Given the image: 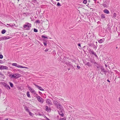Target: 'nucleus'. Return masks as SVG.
Segmentation results:
<instances>
[{
    "label": "nucleus",
    "instance_id": "obj_12",
    "mask_svg": "<svg viewBox=\"0 0 120 120\" xmlns=\"http://www.w3.org/2000/svg\"><path fill=\"white\" fill-rule=\"evenodd\" d=\"M28 88L30 90V92L32 93H34L35 92V90L32 88L30 87H28Z\"/></svg>",
    "mask_w": 120,
    "mask_h": 120
},
{
    "label": "nucleus",
    "instance_id": "obj_2",
    "mask_svg": "<svg viewBox=\"0 0 120 120\" xmlns=\"http://www.w3.org/2000/svg\"><path fill=\"white\" fill-rule=\"evenodd\" d=\"M31 26V25L30 23L26 22V24L23 25V29L26 30H29Z\"/></svg>",
    "mask_w": 120,
    "mask_h": 120
},
{
    "label": "nucleus",
    "instance_id": "obj_52",
    "mask_svg": "<svg viewBox=\"0 0 120 120\" xmlns=\"http://www.w3.org/2000/svg\"><path fill=\"white\" fill-rule=\"evenodd\" d=\"M7 25H8L9 26V24H7Z\"/></svg>",
    "mask_w": 120,
    "mask_h": 120
},
{
    "label": "nucleus",
    "instance_id": "obj_19",
    "mask_svg": "<svg viewBox=\"0 0 120 120\" xmlns=\"http://www.w3.org/2000/svg\"><path fill=\"white\" fill-rule=\"evenodd\" d=\"M100 68L101 69V71L103 72H105V70L103 67H101Z\"/></svg>",
    "mask_w": 120,
    "mask_h": 120
},
{
    "label": "nucleus",
    "instance_id": "obj_54",
    "mask_svg": "<svg viewBox=\"0 0 120 120\" xmlns=\"http://www.w3.org/2000/svg\"><path fill=\"white\" fill-rule=\"evenodd\" d=\"M19 1V0H18V1Z\"/></svg>",
    "mask_w": 120,
    "mask_h": 120
},
{
    "label": "nucleus",
    "instance_id": "obj_1",
    "mask_svg": "<svg viewBox=\"0 0 120 120\" xmlns=\"http://www.w3.org/2000/svg\"><path fill=\"white\" fill-rule=\"evenodd\" d=\"M53 104L57 107L58 109H62V106L56 100H54L53 101Z\"/></svg>",
    "mask_w": 120,
    "mask_h": 120
},
{
    "label": "nucleus",
    "instance_id": "obj_17",
    "mask_svg": "<svg viewBox=\"0 0 120 120\" xmlns=\"http://www.w3.org/2000/svg\"><path fill=\"white\" fill-rule=\"evenodd\" d=\"M94 65L96 67L98 68H99V66L98 65V64H97V63L95 62L94 63Z\"/></svg>",
    "mask_w": 120,
    "mask_h": 120
},
{
    "label": "nucleus",
    "instance_id": "obj_14",
    "mask_svg": "<svg viewBox=\"0 0 120 120\" xmlns=\"http://www.w3.org/2000/svg\"><path fill=\"white\" fill-rule=\"evenodd\" d=\"M15 76L16 77H15V78L17 79L18 78H19V77H20V74H18V73H16V74H15Z\"/></svg>",
    "mask_w": 120,
    "mask_h": 120
},
{
    "label": "nucleus",
    "instance_id": "obj_8",
    "mask_svg": "<svg viewBox=\"0 0 120 120\" xmlns=\"http://www.w3.org/2000/svg\"><path fill=\"white\" fill-rule=\"evenodd\" d=\"M102 5L104 7L107 8L109 6V4L107 3V2L105 1L104 2V3Z\"/></svg>",
    "mask_w": 120,
    "mask_h": 120
},
{
    "label": "nucleus",
    "instance_id": "obj_9",
    "mask_svg": "<svg viewBox=\"0 0 120 120\" xmlns=\"http://www.w3.org/2000/svg\"><path fill=\"white\" fill-rule=\"evenodd\" d=\"M8 68L7 67L3 65L1 66L0 67V69L2 70H7L8 69Z\"/></svg>",
    "mask_w": 120,
    "mask_h": 120
},
{
    "label": "nucleus",
    "instance_id": "obj_31",
    "mask_svg": "<svg viewBox=\"0 0 120 120\" xmlns=\"http://www.w3.org/2000/svg\"><path fill=\"white\" fill-rule=\"evenodd\" d=\"M66 118L64 117L63 118H61L60 119V120H66Z\"/></svg>",
    "mask_w": 120,
    "mask_h": 120
},
{
    "label": "nucleus",
    "instance_id": "obj_34",
    "mask_svg": "<svg viewBox=\"0 0 120 120\" xmlns=\"http://www.w3.org/2000/svg\"><path fill=\"white\" fill-rule=\"evenodd\" d=\"M3 56L1 54L0 55V59H2L3 58Z\"/></svg>",
    "mask_w": 120,
    "mask_h": 120
},
{
    "label": "nucleus",
    "instance_id": "obj_22",
    "mask_svg": "<svg viewBox=\"0 0 120 120\" xmlns=\"http://www.w3.org/2000/svg\"><path fill=\"white\" fill-rule=\"evenodd\" d=\"M15 74H14L13 75H10V76L11 77V78H15Z\"/></svg>",
    "mask_w": 120,
    "mask_h": 120
},
{
    "label": "nucleus",
    "instance_id": "obj_7",
    "mask_svg": "<svg viewBox=\"0 0 120 120\" xmlns=\"http://www.w3.org/2000/svg\"><path fill=\"white\" fill-rule=\"evenodd\" d=\"M3 86L5 87V88H7V89L9 90L10 89V87L6 83L3 82Z\"/></svg>",
    "mask_w": 120,
    "mask_h": 120
},
{
    "label": "nucleus",
    "instance_id": "obj_53",
    "mask_svg": "<svg viewBox=\"0 0 120 120\" xmlns=\"http://www.w3.org/2000/svg\"><path fill=\"white\" fill-rule=\"evenodd\" d=\"M70 70V69L69 68V69H68V70Z\"/></svg>",
    "mask_w": 120,
    "mask_h": 120
},
{
    "label": "nucleus",
    "instance_id": "obj_28",
    "mask_svg": "<svg viewBox=\"0 0 120 120\" xmlns=\"http://www.w3.org/2000/svg\"><path fill=\"white\" fill-rule=\"evenodd\" d=\"M35 22L37 23H40V21L39 20H37L35 21Z\"/></svg>",
    "mask_w": 120,
    "mask_h": 120
},
{
    "label": "nucleus",
    "instance_id": "obj_11",
    "mask_svg": "<svg viewBox=\"0 0 120 120\" xmlns=\"http://www.w3.org/2000/svg\"><path fill=\"white\" fill-rule=\"evenodd\" d=\"M35 86L37 87L38 88L39 90H42V91H44V90L42 88V87L40 86H38L36 84H34Z\"/></svg>",
    "mask_w": 120,
    "mask_h": 120
},
{
    "label": "nucleus",
    "instance_id": "obj_33",
    "mask_svg": "<svg viewBox=\"0 0 120 120\" xmlns=\"http://www.w3.org/2000/svg\"><path fill=\"white\" fill-rule=\"evenodd\" d=\"M41 37L42 38H48L46 37L44 35H42Z\"/></svg>",
    "mask_w": 120,
    "mask_h": 120
},
{
    "label": "nucleus",
    "instance_id": "obj_25",
    "mask_svg": "<svg viewBox=\"0 0 120 120\" xmlns=\"http://www.w3.org/2000/svg\"><path fill=\"white\" fill-rule=\"evenodd\" d=\"M9 83L10 84V85L11 87H12L13 86V84L11 82H9Z\"/></svg>",
    "mask_w": 120,
    "mask_h": 120
},
{
    "label": "nucleus",
    "instance_id": "obj_13",
    "mask_svg": "<svg viewBox=\"0 0 120 120\" xmlns=\"http://www.w3.org/2000/svg\"><path fill=\"white\" fill-rule=\"evenodd\" d=\"M89 51L90 53H91L92 54L94 55L95 56H97L96 53H95L92 50L90 49Z\"/></svg>",
    "mask_w": 120,
    "mask_h": 120
},
{
    "label": "nucleus",
    "instance_id": "obj_37",
    "mask_svg": "<svg viewBox=\"0 0 120 120\" xmlns=\"http://www.w3.org/2000/svg\"><path fill=\"white\" fill-rule=\"evenodd\" d=\"M49 51V49H46L45 50V52H47Z\"/></svg>",
    "mask_w": 120,
    "mask_h": 120
},
{
    "label": "nucleus",
    "instance_id": "obj_4",
    "mask_svg": "<svg viewBox=\"0 0 120 120\" xmlns=\"http://www.w3.org/2000/svg\"><path fill=\"white\" fill-rule=\"evenodd\" d=\"M12 65L13 66H15L16 67L19 68H28L25 67H24L20 65H18L17 63H13L12 64Z\"/></svg>",
    "mask_w": 120,
    "mask_h": 120
},
{
    "label": "nucleus",
    "instance_id": "obj_5",
    "mask_svg": "<svg viewBox=\"0 0 120 120\" xmlns=\"http://www.w3.org/2000/svg\"><path fill=\"white\" fill-rule=\"evenodd\" d=\"M45 24L44 25V27L45 29H47L49 27V22L48 21H47L45 22Z\"/></svg>",
    "mask_w": 120,
    "mask_h": 120
},
{
    "label": "nucleus",
    "instance_id": "obj_20",
    "mask_svg": "<svg viewBox=\"0 0 120 120\" xmlns=\"http://www.w3.org/2000/svg\"><path fill=\"white\" fill-rule=\"evenodd\" d=\"M3 38L4 40H6L10 38L8 36H4L3 37Z\"/></svg>",
    "mask_w": 120,
    "mask_h": 120
},
{
    "label": "nucleus",
    "instance_id": "obj_39",
    "mask_svg": "<svg viewBox=\"0 0 120 120\" xmlns=\"http://www.w3.org/2000/svg\"><path fill=\"white\" fill-rule=\"evenodd\" d=\"M44 117L45 118H46L47 119V120H50L48 119V118L47 117L45 116H44Z\"/></svg>",
    "mask_w": 120,
    "mask_h": 120
},
{
    "label": "nucleus",
    "instance_id": "obj_30",
    "mask_svg": "<svg viewBox=\"0 0 120 120\" xmlns=\"http://www.w3.org/2000/svg\"><path fill=\"white\" fill-rule=\"evenodd\" d=\"M34 31L35 32H37L38 31V30L36 29H34Z\"/></svg>",
    "mask_w": 120,
    "mask_h": 120
},
{
    "label": "nucleus",
    "instance_id": "obj_29",
    "mask_svg": "<svg viewBox=\"0 0 120 120\" xmlns=\"http://www.w3.org/2000/svg\"><path fill=\"white\" fill-rule=\"evenodd\" d=\"M87 1L86 0H84L83 1V3L84 4H86L87 3Z\"/></svg>",
    "mask_w": 120,
    "mask_h": 120
},
{
    "label": "nucleus",
    "instance_id": "obj_42",
    "mask_svg": "<svg viewBox=\"0 0 120 120\" xmlns=\"http://www.w3.org/2000/svg\"><path fill=\"white\" fill-rule=\"evenodd\" d=\"M78 46L80 47H81V44H78Z\"/></svg>",
    "mask_w": 120,
    "mask_h": 120
},
{
    "label": "nucleus",
    "instance_id": "obj_6",
    "mask_svg": "<svg viewBox=\"0 0 120 120\" xmlns=\"http://www.w3.org/2000/svg\"><path fill=\"white\" fill-rule=\"evenodd\" d=\"M60 110L59 111V114L61 116H64V114L63 113V108L62 107V109H59Z\"/></svg>",
    "mask_w": 120,
    "mask_h": 120
},
{
    "label": "nucleus",
    "instance_id": "obj_48",
    "mask_svg": "<svg viewBox=\"0 0 120 120\" xmlns=\"http://www.w3.org/2000/svg\"><path fill=\"white\" fill-rule=\"evenodd\" d=\"M114 16H116V14H114Z\"/></svg>",
    "mask_w": 120,
    "mask_h": 120
},
{
    "label": "nucleus",
    "instance_id": "obj_35",
    "mask_svg": "<svg viewBox=\"0 0 120 120\" xmlns=\"http://www.w3.org/2000/svg\"><path fill=\"white\" fill-rule=\"evenodd\" d=\"M4 40L3 37H1L0 38V41L2 40Z\"/></svg>",
    "mask_w": 120,
    "mask_h": 120
},
{
    "label": "nucleus",
    "instance_id": "obj_45",
    "mask_svg": "<svg viewBox=\"0 0 120 120\" xmlns=\"http://www.w3.org/2000/svg\"><path fill=\"white\" fill-rule=\"evenodd\" d=\"M0 75H3L2 74V73L0 72Z\"/></svg>",
    "mask_w": 120,
    "mask_h": 120
},
{
    "label": "nucleus",
    "instance_id": "obj_3",
    "mask_svg": "<svg viewBox=\"0 0 120 120\" xmlns=\"http://www.w3.org/2000/svg\"><path fill=\"white\" fill-rule=\"evenodd\" d=\"M37 96L36 98H37L38 101L41 103H42L44 101V100L40 96H38L37 94H36Z\"/></svg>",
    "mask_w": 120,
    "mask_h": 120
},
{
    "label": "nucleus",
    "instance_id": "obj_26",
    "mask_svg": "<svg viewBox=\"0 0 120 120\" xmlns=\"http://www.w3.org/2000/svg\"><path fill=\"white\" fill-rule=\"evenodd\" d=\"M105 16L104 15L102 14L101 15V18L102 19H104L105 18Z\"/></svg>",
    "mask_w": 120,
    "mask_h": 120
},
{
    "label": "nucleus",
    "instance_id": "obj_46",
    "mask_svg": "<svg viewBox=\"0 0 120 120\" xmlns=\"http://www.w3.org/2000/svg\"><path fill=\"white\" fill-rule=\"evenodd\" d=\"M107 81L109 82H110V81L108 79H107Z\"/></svg>",
    "mask_w": 120,
    "mask_h": 120
},
{
    "label": "nucleus",
    "instance_id": "obj_18",
    "mask_svg": "<svg viewBox=\"0 0 120 120\" xmlns=\"http://www.w3.org/2000/svg\"><path fill=\"white\" fill-rule=\"evenodd\" d=\"M98 42L99 43H102L104 41V39H101L100 40H98Z\"/></svg>",
    "mask_w": 120,
    "mask_h": 120
},
{
    "label": "nucleus",
    "instance_id": "obj_36",
    "mask_svg": "<svg viewBox=\"0 0 120 120\" xmlns=\"http://www.w3.org/2000/svg\"><path fill=\"white\" fill-rule=\"evenodd\" d=\"M57 5L58 6H61L59 2L57 3Z\"/></svg>",
    "mask_w": 120,
    "mask_h": 120
},
{
    "label": "nucleus",
    "instance_id": "obj_23",
    "mask_svg": "<svg viewBox=\"0 0 120 120\" xmlns=\"http://www.w3.org/2000/svg\"><path fill=\"white\" fill-rule=\"evenodd\" d=\"M26 94L28 97L30 98V96L29 94V92L28 91L27 92Z\"/></svg>",
    "mask_w": 120,
    "mask_h": 120
},
{
    "label": "nucleus",
    "instance_id": "obj_16",
    "mask_svg": "<svg viewBox=\"0 0 120 120\" xmlns=\"http://www.w3.org/2000/svg\"><path fill=\"white\" fill-rule=\"evenodd\" d=\"M85 65L86 66H88L89 67H91L92 66V65L89 62H87L85 64Z\"/></svg>",
    "mask_w": 120,
    "mask_h": 120
},
{
    "label": "nucleus",
    "instance_id": "obj_21",
    "mask_svg": "<svg viewBox=\"0 0 120 120\" xmlns=\"http://www.w3.org/2000/svg\"><path fill=\"white\" fill-rule=\"evenodd\" d=\"M46 110L48 111H51V109H48V107L47 106H46L45 107Z\"/></svg>",
    "mask_w": 120,
    "mask_h": 120
},
{
    "label": "nucleus",
    "instance_id": "obj_40",
    "mask_svg": "<svg viewBox=\"0 0 120 120\" xmlns=\"http://www.w3.org/2000/svg\"><path fill=\"white\" fill-rule=\"evenodd\" d=\"M43 44H44V45L45 46H46V45L47 44H46V43L44 42L43 43Z\"/></svg>",
    "mask_w": 120,
    "mask_h": 120
},
{
    "label": "nucleus",
    "instance_id": "obj_41",
    "mask_svg": "<svg viewBox=\"0 0 120 120\" xmlns=\"http://www.w3.org/2000/svg\"><path fill=\"white\" fill-rule=\"evenodd\" d=\"M77 68H78L79 69H80V67L79 66H77Z\"/></svg>",
    "mask_w": 120,
    "mask_h": 120
},
{
    "label": "nucleus",
    "instance_id": "obj_32",
    "mask_svg": "<svg viewBox=\"0 0 120 120\" xmlns=\"http://www.w3.org/2000/svg\"><path fill=\"white\" fill-rule=\"evenodd\" d=\"M9 26L11 27H12L13 26V25L11 24H9Z\"/></svg>",
    "mask_w": 120,
    "mask_h": 120
},
{
    "label": "nucleus",
    "instance_id": "obj_10",
    "mask_svg": "<svg viewBox=\"0 0 120 120\" xmlns=\"http://www.w3.org/2000/svg\"><path fill=\"white\" fill-rule=\"evenodd\" d=\"M46 103L49 105H52V103L51 102L50 100L49 99H47L46 100Z\"/></svg>",
    "mask_w": 120,
    "mask_h": 120
},
{
    "label": "nucleus",
    "instance_id": "obj_38",
    "mask_svg": "<svg viewBox=\"0 0 120 120\" xmlns=\"http://www.w3.org/2000/svg\"><path fill=\"white\" fill-rule=\"evenodd\" d=\"M26 111H27L28 112H29V110L28 108L26 109Z\"/></svg>",
    "mask_w": 120,
    "mask_h": 120
},
{
    "label": "nucleus",
    "instance_id": "obj_24",
    "mask_svg": "<svg viewBox=\"0 0 120 120\" xmlns=\"http://www.w3.org/2000/svg\"><path fill=\"white\" fill-rule=\"evenodd\" d=\"M6 32V30H3L1 31V33L4 34Z\"/></svg>",
    "mask_w": 120,
    "mask_h": 120
},
{
    "label": "nucleus",
    "instance_id": "obj_43",
    "mask_svg": "<svg viewBox=\"0 0 120 120\" xmlns=\"http://www.w3.org/2000/svg\"><path fill=\"white\" fill-rule=\"evenodd\" d=\"M90 62L92 63H94L93 61L92 60H90Z\"/></svg>",
    "mask_w": 120,
    "mask_h": 120
},
{
    "label": "nucleus",
    "instance_id": "obj_49",
    "mask_svg": "<svg viewBox=\"0 0 120 120\" xmlns=\"http://www.w3.org/2000/svg\"><path fill=\"white\" fill-rule=\"evenodd\" d=\"M39 94H41V93L40 91H39Z\"/></svg>",
    "mask_w": 120,
    "mask_h": 120
},
{
    "label": "nucleus",
    "instance_id": "obj_15",
    "mask_svg": "<svg viewBox=\"0 0 120 120\" xmlns=\"http://www.w3.org/2000/svg\"><path fill=\"white\" fill-rule=\"evenodd\" d=\"M103 11L104 13L107 14H109V11L106 9H105Z\"/></svg>",
    "mask_w": 120,
    "mask_h": 120
},
{
    "label": "nucleus",
    "instance_id": "obj_27",
    "mask_svg": "<svg viewBox=\"0 0 120 120\" xmlns=\"http://www.w3.org/2000/svg\"><path fill=\"white\" fill-rule=\"evenodd\" d=\"M29 114L30 115V116H33V114L31 112H29Z\"/></svg>",
    "mask_w": 120,
    "mask_h": 120
},
{
    "label": "nucleus",
    "instance_id": "obj_44",
    "mask_svg": "<svg viewBox=\"0 0 120 120\" xmlns=\"http://www.w3.org/2000/svg\"><path fill=\"white\" fill-rule=\"evenodd\" d=\"M27 13H24L23 14L24 15H26V16H27V15L26 14Z\"/></svg>",
    "mask_w": 120,
    "mask_h": 120
},
{
    "label": "nucleus",
    "instance_id": "obj_50",
    "mask_svg": "<svg viewBox=\"0 0 120 120\" xmlns=\"http://www.w3.org/2000/svg\"><path fill=\"white\" fill-rule=\"evenodd\" d=\"M57 1H59V0H56Z\"/></svg>",
    "mask_w": 120,
    "mask_h": 120
},
{
    "label": "nucleus",
    "instance_id": "obj_47",
    "mask_svg": "<svg viewBox=\"0 0 120 120\" xmlns=\"http://www.w3.org/2000/svg\"><path fill=\"white\" fill-rule=\"evenodd\" d=\"M5 120H8V118L5 119Z\"/></svg>",
    "mask_w": 120,
    "mask_h": 120
},
{
    "label": "nucleus",
    "instance_id": "obj_51",
    "mask_svg": "<svg viewBox=\"0 0 120 120\" xmlns=\"http://www.w3.org/2000/svg\"><path fill=\"white\" fill-rule=\"evenodd\" d=\"M105 66H106V67H107V66L106 65H105Z\"/></svg>",
    "mask_w": 120,
    "mask_h": 120
}]
</instances>
